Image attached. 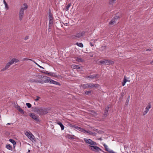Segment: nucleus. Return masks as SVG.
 Segmentation results:
<instances>
[{
    "mask_svg": "<svg viewBox=\"0 0 153 153\" xmlns=\"http://www.w3.org/2000/svg\"><path fill=\"white\" fill-rule=\"evenodd\" d=\"M40 78H41L39 80H36V82L41 83H44L48 82V80H49V77L47 76H40Z\"/></svg>",
    "mask_w": 153,
    "mask_h": 153,
    "instance_id": "2",
    "label": "nucleus"
},
{
    "mask_svg": "<svg viewBox=\"0 0 153 153\" xmlns=\"http://www.w3.org/2000/svg\"><path fill=\"white\" fill-rule=\"evenodd\" d=\"M57 123L60 126L62 130H63L64 129V126L60 121L57 122Z\"/></svg>",
    "mask_w": 153,
    "mask_h": 153,
    "instance_id": "20",
    "label": "nucleus"
},
{
    "mask_svg": "<svg viewBox=\"0 0 153 153\" xmlns=\"http://www.w3.org/2000/svg\"><path fill=\"white\" fill-rule=\"evenodd\" d=\"M90 45L91 46H94V44L92 42H90Z\"/></svg>",
    "mask_w": 153,
    "mask_h": 153,
    "instance_id": "40",
    "label": "nucleus"
},
{
    "mask_svg": "<svg viewBox=\"0 0 153 153\" xmlns=\"http://www.w3.org/2000/svg\"><path fill=\"white\" fill-rule=\"evenodd\" d=\"M150 64L151 65H153V60L152 62H150Z\"/></svg>",
    "mask_w": 153,
    "mask_h": 153,
    "instance_id": "47",
    "label": "nucleus"
},
{
    "mask_svg": "<svg viewBox=\"0 0 153 153\" xmlns=\"http://www.w3.org/2000/svg\"><path fill=\"white\" fill-rule=\"evenodd\" d=\"M151 108V104L150 103H149L148 105L146 107L145 110H146L148 111H149V110Z\"/></svg>",
    "mask_w": 153,
    "mask_h": 153,
    "instance_id": "23",
    "label": "nucleus"
},
{
    "mask_svg": "<svg viewBox=\"0 0 153 153\" xmlns=\"http://www.w3.org/2000/svg\"><path fill=\"white\" fill-rule=\"evenodd\" d=\"M116 0H110L109 4H110L113 5L115 2Z\"/></svg>",
    "mask_w": 153,
    "mask_h": 153,
    "instance_id": "30",
    "label": "nucleus"
},
{
    "mask_svg": "<svg viewBox=\"0 0 153 153\" xmlns=\"http://www.w3.org/2000/svg\"><path fill=\"white\" fill-rule=\"evenodd\" d=\"M27 39V37H25V39L26 40V39Z\"/></svg>",
    "mask_w": 153,
    "mask_h": 153,
    "instance_id": "51",
    "label": "nucleus"
},
{
    "mask_svg": "<svg viewBox=\"0 0 153 153\" xmlns=\"http://www.w3.org/2000/svg\"><path fill=\"white\" fill-rule=\"evenodd\" d=\"M34 111L39 114V115H44L48 112L47 109L42 108H36L34 110Z\"/></svg>",
    "mask_w": 153,
    "mask_h": 153,
    "instance_id": "1",
    "label": "nucleus"
},
{
    "mask_svg": "<svg viewBox=\"0 0 153 153\" xmlns=\"http://www.w3.org/2000/svg\"><path fill=\"white\" fill-rule=\"evenodd\" d=\"M12 64V63L10 61L6 65L5 67L3 69V71H5L7 69H8L10 66Z\"/></svg>",
    "mask_w": 153,
    "mask_h": 153,
    "instance_id": "15",
    "label": "nucleus"
},
{
    "mask_svg": "<svg viewBox=\"0 0 153 153\" xmlns=\"http://www.w3.org/2000/svg\"><path fill=\"white\" fill-rule=\"evenodd\" d=\"M18 110L22 114L24 113V111L20 107L19 108Z\"/></svg>",
    "mask_w": 153,
    "mask_h": 153,
    "instance_id": "31",
    "label": "nucleus"
},
{
    "mask_svg": "<svg viewBox=\"0 0 153 153\" xmlns=\"http://www.w3.org/2000/svg\"><path fill=\"white\" fill-rule=\"evenodd\" d=\"M30 152V150H29L28 151V152Z\"/></svg>",
    "mask_w": 153,
    "mask_h": 153,
    "instance_id": "53",
    "label": "nucleus"
},
{
    "mask_svg": "<svg viewBox=\"0 0 153 153\" xmlns=\"http://www.w3.org/2000/svg\"><path fill=\"white\" fill-rule=\"evenodd\" d=\"M109 108V106H108L106 108H105L104 113V114L105 116L106 115H107Z\"/></svg>",
    "mask_w": 153,
    "mask_h": 153,
    "instance_id": "24",
    "label": "nucleus"
},
{
    "mask_svg": "<svg viewBox=\"0 0 153 153\" xmlns=\"http://www.w3.org/2000/svg\"><path fill=\"white\" fill-rule=\"evenodd\" d=\"M49 80H48L49 82L48 83L54 84L55 85H60V84L59 82H57L56 81H55L53 80H52V79H50L49 77Z\"/></svg>",
    "mask_w": 153,
    "mask_h": 153,
    "instance_id": "14",
    "label": "nucleus"
},
{
    "mask_svg": "<svg viewBox=\"0 0 153 153\" xmlns=\"http://www.w3.org/2000/svg\"><path fill=\"white\" fill-rule=\"evenodd\" d=\"M4 5H6L7 4V3L5 0H4Z\"/></svg>",
    "mask_w": 153,
    "mask_h": 153,
    "instance_id": "44",
    "label": "nucleus"
},
{
    "mask_svg": "<svg viewBox=\"0 0 153 153\" xmlns=\"http://www.w3.org/2000/svg\"><path fill=\"white\" fill-rule=\"evenodd\" d=\"M72 67L74 69H80V67L79 65H72Z\"/></svg>",
    "mask_w": 153,
    "mask_h": 153,
    "instance_id": "26",
    "label": "nucleus"
},
{
    "mask_svg": "<svg viewBox=\"0 0 153 153\" xmlns=\"http://www.w3.org/2000/svg\"><path fill=\"white\" fill-rule=\"evenodd\" d=\"M71 5V3L67 4L65 6V10H68Z\"/></svg>",
    "mask_w": 153,
    "mask_h": 153,
    "instance_id": "29",
    "label": "nucleus"
},
{
    "mask_svg": "<svg viewBox=\"0 0 153 153\" xmlns=\"http://www.w3.org/2000/svg\"><path fill=\"white\" fill-rule=\"evenodd\" d=\"M99 77V74H94L92 75H90L89 76H87L86 77L87 78H89V79H97Z\"/></svg>",
    "mask_w": 153,
    "mask_h": 153,
    "instance_id": "11",
    "label": "nucleus"
},
{
    "mask_svg": "<svg viewBox=\"0 0 153 153\" xmlns=\"http://www.w3.org/2000/svg\"><path fill=\"white\" fill-rule=\"evenodd\" d=\"M85 31H82L76 34V35L72 36L71 37L73 39H77L80 38L83 36L85 35Z\"/></svg>",
    "mask_w": 153,
    "mask_h": 153,
    "instance_id": "6",
    "label": "nucleus"
},
{
    "mask_svg": "<svg viewBox=\"0 0 153 153\" xmlns=\"http://www.w3.org/2000/svg\"><path fill=\"white\" fill-rule=\"evenodd\" d=\"M80 131H82L85 133H88V131H87L86 130H85V129L83 128H82L81 130Z\"/></svg>",
    "mask_w": 153,
    "mask_h": 153,
    "instance_id": "34",
    "label": "nucleus"
},
{
    "mask_svg": "<svg viewBox=\"0 0 153 153\" xmlns=\"http://www.w3.org/2000/svg\"><path fill=\"white\" fill-rule=\"evenodd\" d=\"M28 60L32 61L33 62H35L34 61H33L32 59H30L24 58V59H23V60H24V61Z\"/></svg>",
    "mask_w": 153,
    "mask_h": 153,
    "instance_id": "39",
    "label": "nucleus"
},
{
    "mask_svg": "<svg viewBox=\"0 0 153 153\" xmlns=\"http://www.w3.org/2000/svg\"><path fill=\"white\" fill-rule=\"evenodd\" d=\"M100 64H103L104 65H108L109 64H113L114 62L109 60L104 59L100 61Z\"/></svg>",
    "mask_w": 153,
    "mask_h": 153,
    "instance_id": "5",
    "label": "nucleus"
},
{
    "mask_svg": "<svg viewBox=\"0 0 153 153\" xmlns=\"http://www.w3.org/2000/svg\"><path fill=\"white\" fill-rule=\"evenodd\" d=\"M148 111H149L145 110V111H144L143 113V115L144 116L148 112Z\"/></svg>",
    "mask_w": 153,
    "mask_h": 153,
    "instance_id": "37",
    "label": "nucleus"
},
{
    "mask_svg": "<svg viewBox=\"0 0 153 153\" xmlns=\"http://www.w3.org/2000/svg\"><path fill=\"white\" fill-rule=\"evenodd\" d=\"M91 149L94 151L99 152L101 151V149L98 147L94 146H89Z\"/></svg>",
    "mask_w": 153,
    "mask_h": 153,
    "instance_id": "8",
    "label": "nucleus"
},
{
    "mask_svg": "<svg viewBox=\"0 0 153 153\" xmlns=\"http://www.w3.org/2000/svg\"><path fill=\"white\" fill-rule=\"evenodd\" d=\"M121 17V15L120 13H118L116 14V15L114 17L113 19L110 22L109 24L110 25H114L116 21L117 20L119 19L120 17Z\"/></svg>",
    "mask_w": 153,
    "mask_h": 153,
    "instance_id": "3",
    "label": "nucleus"
},
{
    "mask_svg": "<svg viewBox=\"0 0 153 153\" xmlns=\"http://www.w3.org/2000/svg\"><path fill=\"white\" fill-rule=\"evenodd\" d=\"M6 148L10 150H12V146L9 144H7L6 146Z\"/></svg>",
    "mask_w": 153,
    "mask_h": 153,
    "instance_id": "21",
    "label": "nucleus"
},
{
    "mask_svg": "<svg viewBox=\"0 0 153 153\" xmlns=\"http://www.w3.org/2000/svg\"><path fill=\"white\" fill-rule=\"evenodd\" d=\"M71 127L74 128L77 130H78L79 131H81L82 129V128L80 127H79L77 126H76L74 125H71Z\"/></svg>",
    "mask_w": 153,
    "mask_h": 153,
    "instance_id": "17",
    "label": "nucleus"
},
{
    "mask_svg": "<svg viewBox=\"0 0 153 153\" xmlns=\"http://www.w3.org/2000/svg\"><path fill=\"white\" fill-rule=\"evenodd\" d=\"M128 81L127 80L126 78V76H125L123 80V82L125 83L126 82Z\"/></svg>",
    "mask_w": 153,
    "mask_h": 153,
    "instance_id": "36",
    "label": "nucleus"
},
{
    "mask_svg": "<svg viewBox=\"0 0 153 153\" xmlns=\"http://www.w3.org/2000/svg\"><path fill=\"white\" fill-rule=\"evenodd\" d=\"M126 84V83L124 82H122V85L123 86H124Z\"/></svg>",
    "mask_w": 153,
    "mask_h": 153,
    "instance_id": "43",
    "label": "nucleus"
},
{
    "mask_svg": "<svg viewBox=\"0 0 153 153\" xmlns=\"http://www.w3.org/2000/svg\"><path fill=\"white\" fill-rule=\"evenodd\" d=\"M40 98V97H39L37 96L36 98L35 99L36 101H37L39 100V99Z\"/></svg>",
    "mask_w": 153,
    "mask_h": 153,
    "instance_id": "42",
    "label": "nucleus"
},
{
    "mask_svg": "<svg viewBox=\"0 0 153 153\" xmlns=\"http://www.w3.org/2000/svg\"><path fill=\"white\" fill-rule=\"evenodd\" d=\"M151 49H147L146 50V51H151Z\"/></svg>",
    "mask_w": 153,
    "mask_h": 153,
    "instance_id": "45",
    "label": "nucleus"
},
{
    "mask_svg": "<svg viewBox=\"0 0 153 153\" xmlns=\"http://www.w3.org/2000/svg\"><path fill=\"white\" fill-rule=\"evenodd\" d=\"M9 141L13 144L14 146L15 147V145L16 144V141L12 139H10Z\"/></svg>",
    "mask_w": 153,
    "mask_h": 153,
    "instance_id": "25",
    "label": "nucleus"
},
{
    "mask_svg": "<svg viewBox=\"0 0 153 153\" xmlns=\"http://www.w3.org/2000/svg\"><path fill=\"white\" fill-rule=\"evenodd\" d=\"M40 68H43V67H42V66H40Z\"/></svg>",
    "mask_w": 153,
    "mask_h": 153,
    "instance_id": "50",
    "label": "nucleus"
},
{
    "mask_svg": "<svg viewBox=\"0 0 153 153\" xmlns=\"http://www.w3.org/2000/svg\"><path fill=\"white\" fill-rule=\"evenodd\" d=\"M67 137L69 139H74V138L73 136L70 134L67 135Z\"/></svg>",
    "mask_w": 153,
    "mask_h": 153,
    "instance_id": "33",
    "label": "nucleus"
},
{
    "mask_svg": "<svg viewBox=\"0 0 153 153\" xmlns=\"http://www.w3.org/2000/svg\"><path fill=\"white\" fill-rule=\"evenodd\" d=\"M91 93V91H86L85 92V94H89V93Z\"/></svg>",
    "mask_w": 153,
    "mask_h": 153,
    "instance_id": "41",
    "label": "nucleus"
},
{
    "mask_svg": "<svg viewBox=\"0 0 153 153\" xmlns=\"http://www.w3.org/2000/svg\"><path fill=\"white\" fill-rule=\"evenodd\" d=\"M76 60L78 62H83L84 60L81 58L76 57Z\"/></svg>",
    "mask_w": 153,
    "mask_h": 153,
    "instance_id": "22",
    "label": "nucleus"
},
{
    "mask_svg": "<svg viewBox=\"0 0 153 153\" xmlns=\"http://www.w3.org/2000/svg\"><path fill=\"white\" fill-rule=\"evenodd\" d=\"M5 5V7L6 8H8V7H7V4L6 5Z\"/></svg>",
    "mask_w": 153,
    "mask_h": 153,
    "instance_id": "46",
    "label": "nucleus"
},
{
    "mask_svg": "<svg viewBox=\"0 0 153 153\" xmlns=\"http://www.w3.org/2000/svg\"><path fill=\"white\" fill-rule=\"evenodd\" d=\"M36 64L38 65V66L40 68V66L38 64H37L35 62Z\"/></svg>",
    "mask_w": 153,
    "mask_h": 153,
    "instance_id": "49",
    "label": "nucleus"
},
{
    "mask_svg": "<svg viewBox=\"0 0 153 153\" xmlns=\"http://www.w3.org/2000/svg\"><path fill=\"white\" fill-rule=\"evenodd\" d=\"M10 123H7V125H10Z\"/></svg>",
    "mask_w": 153,
    "mask_h": 153,
    "instance_id": "52",
    "label": "nucleus"
},
{
    "mask_svg": "<svg viewBox=\"0 0 153 153\" xmlns=\"http://www.w3.org/2000/svg\"><path fill=\"white\" fill-rule=\"evenodd\" d=\"M100 140H101V138H100Z\"/></svg>",
    "mask_w": 153,
    "mask_h": 153,
    "instance_id": "54",
    "label": "nucleus"
},
{
    "mask_svg": "<svg viewBox=\"0 0 153 153\" xmlns=\"http://www.w3.org/2000/svg\"><path fill=\"white\" fill-rule=\"evenodd\" d=\"M24 14V10H20L19 13V19L20 20H21L22 19Z\"/></svg>",
    "mask_w": 153,
    "mask_h": 153,
    "instance_id": "16",
    "label": "nucleus"
},
{
    "mask_svg": "<svg viewBox=\"0 0 153 153\" xmlns=\"http://www.w3.org/2000/svg\"><path fill=\"white\" fill-rule=\"evenodd\" d=\"M89 87L91 88H98L99 87V85L98 84L89 83Z\"/></svg>",
    "mask_w": 153,
    "mask_h": 153,
    "instance_id": "13",
    "label": "nucleus"
},
{
    "mask_svg": "<svg viewBox=\"0 0 153 153\" xmlns=\"http://www.w3.org/2000/svg\"><path fill=\"white\" fill-rule=\"evenodd\" d=\"M25 134L31 141H36L35 137L30 131L25 132Z\"/></svg>",
    "mask_w": 153,
    "mask_h": 153,
    "instance_id": "4",
    "label": "nucleus"
},
{
    "mask_svg": "<svg viewBox=\"0 0 153 153\" xmlns=\"http://www.w3.org/2000/svg\"><path fill=\"white\" fill-rule=\"evenodd\" d=\"M84 140L85 143H87L90 145H95L97 144L96 143L90 139L85 138L84 139Z\"/></svg>",
    "mask_w": 153,
    "mask_h": 153,
    "instance_id": "7",
    "label": "nucleus"
},
{
    "mask_svg": "<svg viewBox=\"0 0 153 153\" xmlns=\"http://www.w3.org/2000/svg\"><path fill=\"white\" fill-rule=\"evenodd\" d=\"M24 8H22L21 10H26L28 6L27 4L24 3L23 4Z\"/></svg>",
    "mask_w": 153,
    "mask_h": 153,
    "instance_id": "28",
    "label": "nucleus"
},
{
    "mask_svg": "<svg viewBox=\"0 0 153 153\" xmlns=\"http://www.w3.org/2000/svg\"><path fill=\"white\" fill-rule=\"evenodd\" d=\"M26 105L28 108H30L31 107V105L29 103H26Z\"/></svg>",
    "mask_w": 153,
    "mask_h": 153,
    "instance_id": "35",
    "label": "nucleus"
},
{
    "mask_svg": "<svg viewBox=\"0 0 153 153\" xmlns=\"http://www.w3.org/2000/svg\"><path fill=\"white\" fill-rule=\"evenodd\" d=\"M80 86L81 88H82L85 89L87 88H89V83H87L86 84H82L80 85Z\"/></svg>",
    "mask_w": 153,
    "mask_h": 153,
    "instance_id": "18",
    "label": "nucleus"
},
{
    "mask_svg": "<svg viewBox=\"0 0 153 153\" xmlns=\"http://www.w3.org/2000/svg\"><path fill=\"white\" fill-rule=\"evenodd\" d=\"M63 24H64V25H66V26H67V25L68 23H65V24H64V23H63Z\"/></svg>",
    "mask_w": 153,
    "mask_h": 153,
    "instance_id": "48",
    "label": "nucleus"
},
{
    "mask_svg": "<svg viewBox=\"0 0 153 153\" xmlns=\"http://www.w3.org/2000/svg\"><path fill=\"white\" fill-rule=\"evenodd\" d=\"M76 44L79 47L81 48H83V44L82 43L76 42Z\"/></svg>",
    "mask_w": 153,
    "mask_h": 153,
    "instance_id": "27",
    "label": "nucleus"
},
{
    "mask_svg": "<svg viewBox=\"0 0 153 153\" xmlns=\"http://www.w3.org/2000/svg\"><path fill=\"white\" fill-rule=\"evenodd\" d=\"M10 61L13 64L14 62H19V60L18 59L14 58L10 60Z\"/></svg>",
    "mask_w": 153,
    "mask_h": 153,
    "instance_id": "19",
    "label": "nucleus"
},
{
    "mask_svg": "<svg viewBox=\"0 0 153 153\" xmlns=\"http://www.w3.org/2000/svg\"><path fill=\"white\" fill-rule=\"evenodd\" d=\"M30 116L33 119L37 122H39V117H37L36 114L33 113H31L29 114Z\"/></svg>",
    "mask_w": 153,
    "mask_h": 153,
    "instance_id": "10",
    "label": "nucleus"
},
{
    "mask_svg": "<svg viewBox=\"0 0 153 153\" xmlns=\"http://www.w3.org/2000/svg\"><path fill=\"white\" fill-rule=\"evenodd\" d=\"M49 24H52L53 23V17L50 10H49Z\"/></svg>",
    "mask_w": 153,
    "mask_h": 153,
    "instance_id": "9",
    "label": "nucleus"
},
{
    "mask_svg": "<svg viewBox=\"0 0 153 153\" xmlns=\"http://www.w3.org/2000/svg\"><path fill=\"white\" fill-rule=\"evenodd\" d=\"M103 146L104 147L105 150L106 151L110 153H115V152L108 148V146L105 143L103 144Z\"/></svg>",
    "mask_w": 153,
    "mask_h": 153,
    "instance_id": "12",
    "label": "nucleus"
},
{
    "mask_svg": "<svg viewBox=\"0 0 153 153\" xmlns=\"http://www.w3.org/2000/svg\"><path fill=\"white\" fill-rule=\"evenodd\" d=\"M97 39H93L91 40L94 44L97 41Z\"/></svg>",
    "mask_w": 153,
    "mask_h": 153,
    "instance_id": "38",
    "label": "nucleus"
},
{
    "mask_svg": "<svg viewBox=\"0 0 153 153\" xmlns=\"http://www.w3.org/2000/svg\"><path fill=\"white\" fill-rule=\"evenodd\" d=\"M88 133L89 134L92 135H96V133H93L91 132V131H88Z\"/></svg>",
    "mask_w": 153,
    "mask_h": 153,
    "instance_id": "32",
    "label": "nucleus"
}]
</instances>
